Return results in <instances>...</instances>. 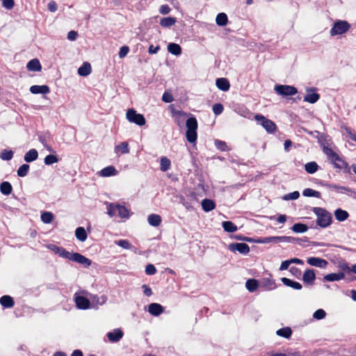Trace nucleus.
<instances>
[{
    "mask_svg": "<svg viewBox=\"0 0 356 356\" xmlns=\"http://www.w3.org/2000/svg\"><path fill=\"white\" fill-rule=\"evenodd\" d=\"M312 210L317 217L316 225L322 228H326L332 224V215L325 209L321 207H313Z\"/></svg>",
    "mask_w": 356,
    "mask_h": 356,
    "instance_id": "nucleus-1",
    "label": "nucleus"
},
{
    "mask_svg": "<svg viewBox=\"0 0 356 356\" xmlns=\"http://www.w3.org/2000/svg\"><path fill=\"white\" fill-rule=\"evenodd\" d=\"M323 152L327 156V159L334 164L335 168L342 169L348 167V164L346 161H343L331 148L324 145L323 147Z\"/></svg>",
    "mask_w": 356,
    "mask_h": 356,
    "instance_id": "nucleus-2",
    "label": "nucleus"
},
{
    "mask_svg": "<svg viewBox=\"0 0 356 356\" xmlns=\"http://www.w3.org/2000/svg\"><path fill=\"white\" fill-rule=\"evenodd\" d=\"M350 28V24L347 21L337 20L334 23L330 33L332 36L342 35L346 33Z\"/></svg>",
    "mask_w": 356,
    "mask_h": 356,
    "instance_id": "nucleus-3",
    "label": "nucleus"
},
{
    "mask_svg": "<svg viewBox=\"0 0 356 356\" xmlns=\"http://www.w3.org/2000/svg\"><path fill=\"white\" fill-rule=\"evenodd\" d=\"M127 119L131 123H134L138 126H143L146 123V120L143 115L137 113L134 108H129L126 113Z\"/></svg>",
    "mask_w": 356,
    "mask_h": 356,
    "instance_id": "nucleus-4",
    "label": "nucleus"
},
{
    "mask_svg": "<svg viewBox=\"0 0 356 356\" xmlns=\"http://www.w3.org/2000/svg\"><path fill=\"white\" fill-rule=\"evenodd\" d=\"M254 120L258 124L261 125L267 132L273 133L276 129V124L270 120L266 118L261 114L254 115Z\"/></svg>",
    "mask_w": 356,
    "mask_h": 356,
    "instance_id": "nucleus-5",
    "label": "nucleus"
},
{
    "mask_svg": "<svg viewBox=\"0 0 356 356\" xmlns=\"http://www.w3.org/2000/svg\"><path fill=\"white\" fill-rule=\"evenodd\" d=\"M274 90L277 95L282 97L292 96L298 93L296 87L289 85H275Z\"/></svg>",
    "mask_w": 356,
    "mask_h": 356,
    "instance_id": "nucleus-6",
    "label": "nucleus"
},
{
    "mask_svg": "<svg viewBox=\"0 0 356 356\" xmlns=\"http://www.w3.org/2000/svg\"><path fill=\"white\" fill-rule=\"evenodd\" d=\"M320 184L324 187L327 188L333 189L337 193H346L348 194L355 193V191L352 188H348V187L342 186L337 185V184H329L327 182H324V181H321L320 183Z\"/></svg>",
    "mask_w": 356,
    "mask_h": 356,
    "instance_id": "nucleus-7",
    "label": "nucleus"
},
{
    "mask_svg": "<svg viewBox=\"0 0 356 356\" xmlns=\"http://www.w3.org/2000/svg\"><path fill=\"white\" fill-rule=\"evenodd\" d=\"M229 249L232 252H238L239 253L246 255L250 252L248 245L245 243H233L229 245Z\"/></svg>",
    "mask_w": 356,
    "mask_h": 356,
    "instance_id": "nucleus-8",
    "label": "nucleus"
},
{
    "mask_svg": "<svg viewBox=\"0 0 356 356\" xmlns=\"http://www.w3.org/2000/svg\"><path fill=\"white\" fill-rule=\"evenodd\" d=\"M74 301L76 306L80 309H87L90 308V301L84 296H79L77 293H75Z\"/></svg>",
    "mask_w": 356,
    "mask_h": 356,
    "instance_id": "nucleus-9",
    "label": "nucleus"
},
{
    "mask_svg": "<svg viewBox=\"0 0 356 356\" xmlns=\"http://www.w3.org/2000/svg\"><path fill=\"white\" fill-rule=\"evenodd\" d=\"M71 261L82 264L84 267L90 266L92 263L90 259L78 252L72 254Z\"/></svg>",
    "mask_w": 356,
    "mask_h": 356,
    "instance_id": "nucleus-10",
    "label": "nucleus"
},
{
    "mask_svg": "<svg viewBox=\"0 0 356 356\" xmlns=\"http://www.w3.org/2000/svg\"><path fill=\"white\" fill-rule=\"evenodd\" d=\"M71 261L82 264L84 267L90 266L92 263L90 259L78 252L72 254Z\"/></svg>",
    "mask_w": 356,
    "mask_h": 356,
    "instance_id": "nucleus-11",
    "label": "nucleus"
},
{
    "mask_svg": "<svg viewBox=\"0 0 356 356\" xmlns=\"http://www.w3.org/2000/svg\"><path fill=\"white\" fill-rule=\"evenodd\" d=\"M315 88H307L308 93L304 97V101L310 104L316 103L320 98V95L316 92Z\"/></svg>",
    "mask_w": 356,
    "mask_h": 356,
    "instance_id": "nucleus-12",
    "label": "nucleus"
},
{
    "mask_svg": "<svg viewBox=\"0 0 356 356\" xmlns=\"http://www.w3.org/2000/svg\"><path fill=\"white\" fill-rule=\"evenodd\" d=\"M307 262L310 266L321 268H325L328 265V262L325 259L314 257L308 258Z\"/></svg>",
    "mask_w": 356,
    "mask_h": 356,
    "instance_id": "nucleus-13",
    "label": "nucleus"
},
{
    "mask_svg": "<svg viewBox=\"0 0 356 356\" xmlns=\"http://www.w3.org/2000/svg\"><path fill=\"white\" fill-rule=\"evenodd\" d=\"M316 280V275L313 269H307L302 275V280L306 284L313 285Z\"/></svg>",
    "mask_w": 356,
    "mask_h": 356,
    "instance_id": "nucleus-14",
    "label": "nucleus"
},
{
    "mask_svg": "<svg viewBox=\"0 0 356 356\" xmlns=\"http://www.w3.org/2000/svg\"><path fill=\"white\" fill-rule=\"evenodd\" d=\"M123 334V332L120 329H115L113 332L107 333V337L109 341L115 343L122 338Z\"/></svg>",
    "mask_w": 356,
    "mask_h": 356,
    "instance_id": "nucleus-15",
    "label": "nucleus"
},
{
    "mask_svg": "<svg viewBox=\"0 0 356 356\" xmlns=\"http://www.w3.org/2000/svg\"><path fill=\"white\" fill-rule=\"evenodd\" d=\"M261 285L266 288V290H273L276 288L275 280L272 278L271 275L268 277H264L261 280Z\"/></svg>",
    "mask_w": 356,
    "mask_h": 356,
    "instance_id": "nucleus-16",
    "label": "nucleus"
},
{
    "mask_svg": "<svg viewBox=\"0 0 356 356\" xmlns=\"http://www.w3.org/2000/svg\"><path fill=\"white\" fill-rule=\"evenodd\" d=\"M163 307L159 303H151L148 306V312L150 314L157 316L163 312Z\"/></svg>",
    "mask_w": 356,
    "mask_h": 356,
    "instance_id": "nucleus-17",
    "label": "nucleus"
},
{
    "mask_svg": "<svg viewBox=\"0 0 356 356\" xmlns=\"http://www.w3.org/2000/svg\"><path fill=\"white\" fill-rule=\"evenodd\" d=\"M30 92L32 94H47L50 92L49 87L47 85L38 86L34 85L31 86Z\"/></svg>",
    "mask_w": 356,
    "mask_h": 356,
    "instance_id": "nucleus-18",
    "label": "nucleus"
},
{
    "mask_svg": "<svg viewBox=\"0 0 356 356\" xmlns=\"http://www.w3.org/2000/svg\"><path fill=\"white\" fill-rule=\"evenodd\" d=\"M26 68L31 72H40L42 70V66L38 59L33 58L27 63Z\"/></svg>",
    "mask_w": 356,
    "mask_h": 356,
    "instance_id": "nucleus-19",
    "label": "nucleus"
},
{
    "mask_svg": "<svg viewBox=\"0 0 356 356\" xmlns=\"http://www.w3.org/2000/svg\"><path fill=\"white\" fill-rule=\"evenodd\" d=\"M216 85L218 89L222 91H227L229 89L230 84L226 78H218L216 81Z\"/></svg>",
    "mask_w": 356,
    "mask_h": 356,
    "instance_id": "nucleus-20",
    "label": "nucleus"
},
{
    "mask_svg": "<svg viewBox=\"0 0 356 356\" xmlns=\"http://www.w3.org/2000/svg\"><path fill=\"white\" fill-rule=\"evenodd\" d=\"M345 277V274L343 272L337 273H330L324 276L323 280L326 282H334L342 280Z\"/></svg>",
    "mask_w": 356,
    "mask_h": 356,
    "instance_id": "nucleus-21",
    "label": "nucleus"
},
{
    "mask_svg": "<svg viewBox=\"0 0 356 356\" xmlns=\"http://www.w3.org/2000/svg\"><path fill=\"white\" fill-rule=\"evenodd\" d=\"M118 174V171L115 168L113 165L107 166L103 168L99 172V175L104 177H111L113 175H116Z\"/></svg>",
    "mask_w": 356,
    "mask_h": 356,
    "instance_id": "nucleus-22",
    "label": "nucleus"
},
{
    "mask_svg": "<svg viewBox=\"0 0 356 356\" xmlns=\"http://www.w3.org/2000/svg\"><path fill=\"white\" fill-rule=\"evenodd\" d=\"M202 207L205 212H209L216 208V203L213 200L205 198L202 201Z\"/></svg>",
    "mask_w": 356,
    "mask_h": 356,
    "instance_id": "nucleus-23",
    "label": "nucleus"
},
{
    "mask_svg": "<svg viewBox=\"0 0 356 356\" xmlns=\"http://www.w3.org/2000/svg\"><path fill=\"white\" fill-rule=\"evenodd\" d=\"M281 281L284 285L291 287L296 290H300L302 288V284L300 283L291 280L286 277H282Z\"/></svg>",
    "mask_w": 356,
    "mask_h": 356,
    "instance_id": "nucleus-24",
    "label": "nucleus"
},
{
    "mask_svg": "<svg viewBox=\"0 0 356 356\" xmlns=\"http://www.w3.org/2000/svg\"><path fill=\"white\" fill-rule=\"evenodd\" d=\"M334 215L335 218L339 222L345 221L349 217V213H348V211L343 210L340 208L334 211Z\"/></svg>",
    "mask_w": 356,
    "mask_h": 356,
    "instance_id": "nucleus-25",
    "label": "nucleus"
},
{
    "mask_svg": "<svg viewBox=\"0 0 356 356\" xmlns=\"http://www.w3.org/2000/svg\"><path fill=\"white\" fill-rule=\"evenodd\" d=\"M0 304L4 308H11L14 306L15 302L12 297L10 296H3L0 298Z\"/></svg>",
    "mask_w": 356,
    "mask_h": 356,
    "instance_id": "nucleus-26",
    "label": "nucleus"
},
{
    "mask_svg": "<svg viewBox=\"0 0 356 356\" xmlns=\"http://www.w3.org/2000/svg\"><path fill=\"white\" fill-rule=\"evenodd\" d=\"M92 69L91 65L89 63L85 62L78 69V74L81 76H86L91 73Z\"/></svg>",
    "mask_w": 356,
    "mask_h": 356,
    "instance_id": "nucleus-27",
    "label": "nucleus"
},
{
    "mask_svg": "<svg viewBox=\"0 0 356 356\" xmlns=\"http://www.w3.org/2000/svg\"><path fill=\"white\" fill-rule=\"evenodd\" d=\"M38 157V151L35 149H31L25 154L24 159L26 162L31 163L35 161Z\"/></svg>",
    "mask_w": 356,
    "mask_h": 356,
    "instance_id": "nucleus-28",
    "label": "nucleus"
},
{
    "mask_svg": "<svg viewBox=\"0 0 356 356\" xmlns=\"http://www.w3.org/2000/svg\"><path fill=\"white\" fill-rule=\"evenodd\" d=\"M148 223L153 227H158L161 223V218L158 214H150L147 217Z\"/></svg>",
    "mask_w": 356,
    "mask_h": 356,
    "instance_id": "nucleus-29",
    "label": "nucleus"
},
{
    "mask_svg": "<svg viewBox=\"0 0 356 356\" xmlns=\"http://www.w3.org/2000/svg\"><path fill=\"white\" fill-rule=\"evenodd\" d=\"M13 191V186L8 181H3L0 184V191L3 195H9Z\"/></svg>",
    "mask_w": 356,
    "mask_h": 356,
    "instance_id": "nucleus-30",
    "label": "nucleus"
},
{
    "mask_svg": "<svg viewBox=\"0 0 356 356\" xmlns=\"http://www.w3.org/2000/svg\"><path fill=\"white\" fill-rule=\"evenodd\" d=\"M168 51L175 56H179L181 54V47L179 44L171 42L168 45Z\"/></svg>",
    "mask_w": 356,
    "mask_h": 356,
    "instance_id": "nucleus-31",
    "label": "nucleus"
},
{
    "mask_svg": "<svg viewBox=\"0 0 356 356\" xmlns=\"http://www.w3.org/2000/svg\"><path fill=\"white\" fill-rule=\"evenodd\" d=\"M75 236L76 238L81 242L85 241L88 236L86 229L83 227H79L76 229Z\"/></svg>",
    "mask_w": 356,
    "mask_h": 356,
    "instance_id": "nucleus-32",
    "label": "nucleus"
},
{
    "mask_svg": "<svg viewBox=\"0 0 356 356\" xmlns=\"http://www.w3.org/2000/svg\"><path fill=\"white\" fill-rule=\"evenodd\" d=\"M291 229L293 232H294L296 233H305L308 230L309 227L305 224L298 222V223H295L291 227Z\"/></svg>",
    "mask_w": 356,
    "mask_h": 356,
    "instance_id": "nucleus-33",
    "label": "nucleus"
},
{
    "mask_svg": "<svg viewBox=\"0 0 356 356\" xmlns=\"http://www.w3.org/2000/svg\"><path fill=\"white\" fill-rule=\"evenodd\" d=\"M216 22L220 26H224L227 25L228 22L227 15L224 13H218L216 18Z\"/></svg>",
    "mask_w": 356,
    "mask_h": 356,
    "instance_id": "nucleus-34",
    "label": "nucleus"
},
{
    "mask_svg": "<svg viewBox=\"0 0 356 356\" xmlns=\"http://www.w3.org/2000/svg\"><path fill=\"white\" fill-rule=\"evenodd\" d=\"M245 286L250 292H254L259 286V282L255 279H249L245 282Z\"/></svg>",
    "mask_w": 356,
    "mask_h": 356,
    "instance_id": "nucleus-35",
    "label": "nucleus"
},
{
    "mask_svg": "<svg viewBox=\"0 0 356 356\" xmlns=\"http://www.w3.org/2000/svg\"><path fill=\"white\" fill-rule=\"evenodd\" d=\"M222 226L224 229V230L227 232L233 233L236 232L238 228L237 226L235 225L231 221H224L222 223Z\"/></svg>",
    "mask_w": 356,
    "mask_h": 356,
    "instance_id": "nucleus-36",
    "label": "nucleus"
},
{
    "mask_svg": "<svg viewBox=\"0 0 356 356\" xmlns=\"http://www.w3.org/2000/svg\"><path fill=\"white\" fill-rule=\"evenodd\" d=\"M187 130L197 131V121L195 117H190L186 122Z\"/></svg>",
    "mask_w": 356,
    "mask_h": 356,
    "instance_id": "nucleus-37",
    "label": "nucleus"
},
{
    "mask_svg": "<svg viewBox=\"0 0 356 356\" xmlns=\"http://www.w3.org/2000/svg\"><path fill=\"white\" fill-rule=\"evenodd\" d=\"M305 169L307 172L314 174L318 170V165L315 161H311L305 165Z\"/></svg>",
    "mask_w": 356,
    "mask_h": 356,
    "instance_id": "nucleus-38",
    "label": "nucleus"
},
{
    "mask_svg": "<svg viewBox=\"0 0 356 356\" xmlns=\"http://www.w3.org/2000/svg\"><path fill=\"white\" fill-rule=\"evenodd\" d=\"M277 334L286 339H289L292 334V330L289 327H282L276 332Z\"/></svg>",
    "mask_w": 356,
    "mask_h": 356,
    "instance_id": "nucleus-39",
    "label": "nucleus"
},
{
    "mask_svg": "<svg viewBox=\"0 0 356 356\" xmlns=\"http://www.w3.org/2000/svg\"><path fill=\"white\" fill-rule=\"evenodd\" d=\"M118 215L122 218H128L129 216V210L124 206L115 204Z\"/></svg>",
    "mask_w": 356,
    "mask_h": 356,
    "instance_id": "nucleus-40",
    "label": "nucleus"
},
{
    "mask_svg": "<svg viewBox=\"0 0 356 356\" xmlns=\"http://www.w3.org/2000/svg\"><path fill=\"white\" fill-rule=\"evenodd\" d=\"M176 22V19L172 17H164L161 19L160 24L163 27H170L174 25Z\"/></svg>",
    "mask_w": 356,
    "mask_h": 356,
    "instance_id": "nucleus-41",
    "label": "nucleus"
},
{
    "mask_svg": "<svg viewBox=\"0 0 356 356\" xmlns=\"http://www.w3.org/2000/svg\"><path fill=\"white\" fill-rule=\"evenodd\" d=\"M160 165H161V166H160L161 170L163 172H165L168 170H169L170 168V165H171L170 160L165 156L161 157Z\"/></svg>",
    "mask_w": 356,
    "mask_h": 356,
    "instance_id": "nucleus-42",
    "label": "nucleus"
},
{
    "mask_svg": "<svg viewBox=\"0 0 356 356\" xmlns=\"http://www.w3.org/2000/svg\"><path fill=\"white\" fill-rule=\"evenodd\" d=\"M302 195L305 197H315L317 198L321 197V193L316 191H314L312 188H305L303 192Z\"/></svg>",
    "mask_w": 356,
    "mask_h": 356,
    "instance_id": "nucleus-43",
    "label": "nucleus"
},
{
    "mask_svg": "<svg viewBox=\"0 0 356 356\" xmlns=\"http://www.w3.org/2000/svg\"><path fill=\"white\" fill-rule=\"evenodd\" d=\"M255 243H276V236H267V237H260L257 238V241H255Z\"/></svg>",
    "mask_w": 356,
    "mask_h": 356,
    "instance_id": "nucleus-44",
    "label": "nucleus"
},
{
    "mask_svg": "<svg viewBox=\"0 0 356 356\" xmlns=\"http://www.w3.org/2000/svg\"><path fill=\"white\" fill-rule=\"evenodd\" d=\"M53 219L54 215L51 212L44 211L41 214V220L45 224L51 222Z\"/></svg>",
    "mask_w": 356,
    "mask_h": 356,
    "instance_id": "nucleus-45",
    "label": "nucleus"
},
{
    "mask_svg": "<svg viewBox=\"0 0 356 356\" xmlns=\"http://www.w3.org/2000/svg\"><path fill=\"white\" fill-rule=\"evenodd\" d=\"M115 150L120 152L122 154H127L129 152V145L126 142H122L115 147Z\"/></svg>",
    "mask_w": 356,
    "mask_h": 356,
    "instance_id": "nucleus-46",
    "label": "nucleus"
},
{
    "mask_svg": "<svg viewBox=\"0 0 356 356\" xmlns=\"http://www.w3.org/2000/svg\"><path fill=\"white\" fill-rule=\"evenodd\" d=\"M29 165L23 164L17 170V174L20 177H24L27 175L29 170Z\"/></svg>",
    "mask_w": 356,
    "mask_h": 356,
    "instance_id": "nucleus-47",
    "label": "nucleus"
},
{
    "mask_svg": "<svg viewBox=\"0 0 356 356\" xmlns=\"http://www.w3.org/2000/svg\"><path fill=\"white\" fill-rule=\"evenodd\" d=\"M58 161V156L56 155H54V154H49V155L46 156L44 159V162L45 165H52L54 163H57Z\"/></svg>",
    "mask_w": 356,
    "mask_h": 356,
    "instance_id": "nucleus-48",
    "label": "nucleus"
},
{
    "mask_svg": "<svg viewBox=\"0 0 356 356\" xmlns=\"http://www.w3.org/2000/svg\"><path fill=\"white\" fill-rule=\"evenodd\" d=\"M187 140L191 143H195L197 140V131L187 130L186 133Z\"/></svg>",
    "mask_w": 356,
    "mask_h": 356,
    "instance_id": "nucleus-49",
    "label": "nucleus"
},
{
    "mask_svg": "<svg viewBox=\"0 0 356 356\" xmlns=\"http://www.w3.org/2000/svg\"><path fill=\"white\" fill-rule=\"evenodd\" d=\"M13 157V152L12 150L3 149L0 154V158L3 161H10Z\"/></svg>",
    "mask_w": 356,
    "mask_h": 356,
    "instance_id": "nucleus-50",
    "label": "nucleus"
},
{
    "mask_svg": "<svg viewBox=\"0 0 356 356\" xmlns=\"http://www.w3.org/2000/svg\"><path fill=\"white\" fill-rule=\"evenodd\" d=\"M115 243L118 246H120L124 249L129 250L132 248V245L130 244V243L127 240L121 239V240L116 241Z\"/></svg>",
    "mask_w": 356,
    "mask_h": 356,
    "instance_id": "nucleus-51",
    "label": "nucleus"
},
{
    "mask_svg": "<svg viewBox=\"0 0 356 356\" xmlns=\"http://www.w3.org/2000/svg\"><path fill=\"white\" fill-rule=\"evenodd\" d=\"M300 197V193L298 191H293L292 193L286 194L283 196L282 199L284 200H297Z\"/></svg>",
    "mask_w": 356,
    "mask_h": 356,
    "instance_id": "nucleus-52",
    "label": "nucleus"
},
{
    "mask_svg": "<svg viewBox=\"0 0 356 356\" xmlns=\"http://www.w3.org/2000/svg\"><path fill=\"white\" fill-rule=\"evenodd\" d=\"M234 238L238 241H247L250 243H255V241H257L255 238L244 236L241 234H236L234 236Z\"/></svg>",
    "mask_w": 356,
    "mask_h": 356,
    "instance_id": "nucleus-53",
    "label": "nucleus"
},
{
    "mask_svg": "<svg viewBox=\"0 0 356 356\" xmlns=\"http://www.w3.org/2000/svg\"><path fill=\"white\" fill-rule=\"evenodd\" d=\"M326 316L325 312L322 309H317L313 314V317L317 320H321Z\"/></svg>",
    "mask_w": 356,
    "mask_h": 356,
    "instance_id": "nucleus-54",
    "label": "nucleus"
},
{
    "mask_svg": "<svg viewBox=\"0 0 356 356\" xmlns=\"http://www.w3.org/2000/svg\"><path fill=\"white\" fill-rule=\"evenodd\" d=\"M224 107L222 104L217 103L213 106L212 110L216 115L221 114L223 111Z\"/></svg>",
    "mask_w": 356,
    "mask_h": 356,
    "instance_id": "nucleus-55",
    "label": "nucleus"
},
{
    "mask_svg": "<svg viewBox=\"0 0 356 356\" xmlns=\"http://www.w3.org/2000/svg\"><path fill=\"white\" fill-rule=\"evenodd\" d=\"M92 300L93 302H96L97 304L102 305L106 302L107 298L105 296H102L101 297H98L97 296H93Z\"/></svg>",
    "mask_w": 356,
    "mask_h": 356,
    "instance_id": "nucleus-56",
    "label": "nucleus"
},
{
    "mask_svg": "<svg viewBox=\"0 0 356 356\" xmlns=\"http://www.w3.org/2000/svg\"><path fill=\"white\" fill-rule=\"evenodd\" d=\"M294 241L292 236H276V243H289V241Z\"/></svg>",
    "mask_w": 356,
    "mask_h": 356,
    "instance_id": "nucleus-57",
    "label": "nucleus"
},
{
    "mask_svg": "<svg viewBox=\"0 0 356 356\" xmlns=\"http://www.w3.org/2000/svg\"><path fill=\"white\" fill-rule=\"evenodd\" d=\"M156 273V268L153 264H147L145 267V273L148 275H153Z\"/></svg>",
    "mask_w": 356,
    "mask_h": 356,
    "instance_id": "nucleus-58",
    "label": "nucleus"
},
{
    "mask_svg": "<svg viewBox=\"0 0 356 356\" xmlns=\"http://www.w3.org/2000/svg\"><path fill=\"white\" fill-rule=\"evenodd\" d=\"M116 211H117V209L115 207V204H113V203L109 204V205L108 206V210H107L108 215L111 217H113L115 216Z\"/></svg>",
    "mask_w": 356,
    "mask_h": 356,
    "instance_id": "nucleus-59",
    "label": "nucleus"
},
{
    "mask_svg": "<svg viewBox=\"0 0 356 356\" xmlns=\"http://www.w3.org/2000/svg\"><path fill=\"white\" fill-rule=\"evenodd\" d=\"M215 145L217 149H218L220 151H226L227 149V145L226 143L224 141L216 140L215 141Z\"/></svg>",
    "mask_w": 356,
    "mask_h": 356,
    "instance_id": "nucleus-60",
    "label": "nucleus"
},
{
    "mask_svg": "<svg viewBox=\"0 0 356 356\" xmlns=\"http://www.w3.org/2000/svg\"><path fill=\"white\" fill-rule=\"evenodd\" d=\"M129 51V48L127 46H122L119 51V57L122 58L125 57Z\"/></svg>",
    "mask_w": 356,
    "mask_h": 356,
    "instance_id": "nucleus-61",
    "label": "nucleus"
},
{
    "mask_svg": "<svg viewBox=\"0 0 356 356\" xmlns=\"http://www.w3.org/2000/svg\"><path fill=\"white\" fill-rule=\"evenodd\" d=\"M14 0H3V6L8 10L12 9L14 7Z\"/></svg>",
    "mask_w": 356,
    "mask_h": 356,
    "instance_id": "nucleus-62",
    "label": "nucleus"
},
{
    "mask_svg": "<svg viewBox=\"0 0 356 356\" xmlns=\"http://www.w3.org/2000/svg\"><path fill=\"white\" fill-rule=\"evenodd\" d=\"M162 100L165 103H170L173 101V98L171 94L164 92L162 96Z\"/></svg>",
    "mask_w": 356,
    "mask_h": 356,
    "instance_id": "nucleus-63",
    "label": "nucleus"
},
{
    "mask_svg": "<svg viewBox=\"0 0 356 356\" xmlns=\"http://www.w3.org/2000/svg\"><path fill=\"white\" fill-rule=\"evenodd\" d=\"M159 12L162 15H167L170 12V8L168 5H162L159 8Z\"/></svg>",
    "mask_w": 356,
    "mask_h": 356,
    "instance_id": "nucleus-64",
    "label": "nucleus"
}]
</instances>
